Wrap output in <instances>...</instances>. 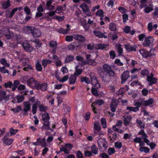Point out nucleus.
I'll list each match as a JSON object with an SVG mask.
<instances>
[{"instance_id": "nucleus-40", "label": "nucleus", "mask_w": 158, "mask_h": 158, "mask_svg": "<svg viewBox=\"0 0 158 158\" xmlns=\"http://www.w3.org/2000/svg\"><path fill=\"white\" fill-rule=\"evenodd\" d=\"M0 63L6 67H9L10 65V64L7 62L6 60L4 58H2L0 60Z\"/></svg>"}, {"instance_id": "nucleus-19", "label": "nucleus", "mask_w": 158, "mask_h": 158, "mask_svg": "<svg viewBox=\"0 0 158 158\" xmlns=\"http://www.w3.org/2000/svg\"><path fill=\"white\" fill-rule=\"evenodd\" d=\"M81 25L84 27L86 31L89 30V20L87 21V22L86 20L85 19H83L81 21Z\"/></svg>"}, {"instance_id": "nucleus-36", "label": "nucleus", "mask_w": 158, "mask_h": 158, "mask_svg": "<svg viewBox=\"0 0 158 158\" xmlns=\"http://www.w3.org/2000/svg\"><path fill=\"white\" fill-rule=\"evenodd\" d=\"M91 151H89V157L93 155L92 154L96 155L98 153V149L97 148H93V147H91Z\"/></svg>"}, {"instance_id": "nucleus-23", "label": "nucleus", "mask_w": 158, "mask_h": 158, "mask_svg": "<svg viewBox=\"0 0 158 158\" xmlns=\"http://www.w3.org/2000/svg\"><path fill=\"white\" fill-rule=\"evenodd\" d=\"M10 5V0H7L6 1L1 3L2 8L3 10H6L8 8Z\"/></svg>"}, {"instance_id": "nucleus-18", "label": "nucleus", "mask_w": 158, "mask_h": 158, "mask_svg": "<svg viewBox=\"0 0 158 158\" xmlns=\"http://www.w3.org/2000/svg\"><path fill=\"white\" fill-rule=\"evenodd\" d=\"M35 28L34 27L28 26L24 28V31L26 34L32 35Z\"/></svg>"}, {"instance_id": "nucleus-32", "label": "nucleus", "mask_w": 158, "mask_h": 158, "mask_svg": "<svg viewBox=\"0 0 158 158\" xmlns=\"http://www.w3.org/2000/svg\"><path fill=\"white\" fill-rule=\"evenodd\" d=\"M123 118L124 119V124L126 126L128 125L130 123L131 120L132 118L131 116H123Z\"/></svg>"}, {"instance_id": "nucleus-59", "label": "nucleus", "mask_w": 158, "mask_h": 158, "mask_svg": "<svg viewBox=\"0 0 158 158\" xmlns=\"http://www.w3.org/2000/svg\"><path fill=\"white\" fill-rule=\"evenodd\" d=\"M17 102L18 103H21L24 100V97L21 95L20 96H17Z\"/></svg>"}, {"instance_id": "nucleus-57", "label": "nucleus", "mask_w": 158, "mask_h": 158, "mask_svg": "<svg viewBox=\"0 0 158 158\" xmlns=\"http://www.w3.org/2000/svg\"><path fill=\"white\" fill-rule=\"evenodd\" d=\"M63 10V7L61 6H58L57 7L55 11L56 13L60 14L61 13Z\"/></svg>"}, {"instance_id": "nucleus-11", "label": "nucleus", "mask_w": 158, "mask_h": 158, "mask_svg": "<svg viewBox=\"0 0 158 158\" xmlns=\"http://www.w3.org/2000/svg\"><path fill=\"white\" fill-rule=\"evenodd\" d=\"M104 102V101L102 99H99L96 100L93 102L92 104L91 105V106L92 107L93 111L95 112L97 110L96 108L93 105L100 106L103 104Z\"/></svg>"}, {"instance_id": "nucleus-14", "label": "nucleus", "mask_w": 158, "mask_h": 158, "mask_svg": "<svg viewBox=\"0 0 158 158\" xmlns=\"http://www.w3.org/2000/svg\"><path fill=\"white\" fill-rule=\"evenodd\" d=\"M50 122L49 121H48L47 122H44L43 123V126L41 127L42 129L46 130H50L51 132H53V129L50 128Z\"/></svg>"}, {"instance_id": "nucleus-10", "label": "nucleus", "mask_w": 158, "mask_h": 158, "mask_svg": "<svg viewBox=\"0 0 158 158\" xmlns=\"http://www.w3.org/2000/svg\"><path fill=\"white\" fill-rule=\"evenodd\" d=\"M118 101L116 99H113L110 104V110L112 112H115L118 105Z\"/></svg>"}, {"instance_id": "nucleus-35", "label": "nucleus", "mask_w": 158, "mask_h": 158, "mask_svg": "<svg viewBox=\"0 0 158 158\" xmlns=\"http://www.w3.org/2000/svg\"><path fill=\"white\" fill-rule=\"evenodd\" d=\"M138 134L140 135H142L141 138H142L143 140L147 139L148 136L145 133L144 130L143 129L141 130L138 133Z\"/></svg>"}, {"instance_id": "nucleus-4", "label": "nucleus", "mask_w": 158, "mask_h": 158, "mask_svg": "<svg viewBox=\"0 0 158 158\" xmlns=\"http://www.w3.org/2000/svg\"><path fill=\"white\" fill-rule=\"evenodd\" d=\"M28 85L33 89H35L39 81L32 77L29 78L27 81Z\"/></svg>"}, {"instance_id": "nucleus-34", "label": "nucleus", "mask_w": 158, "mask_h": 158, "mask_svg": "<svg viewBox=\"0 0 158 158\" xmlns=\"http://www.w3.org/2000/svg\"><path fill=\"white\" fill-rule=\"evenodd\" d=\"M149 6L150 7L147 6L145 8L144 11L145 13H149L153 10L152 4H149Z\"/></svg>"}, {"instance_id": "nucleus-33", "label": "nucleus", "mask_w": 158, "mask_h": 158, "mask_svg": "<svg viewBox=\"0 0 158 158\" xmlns=\"http://www.w3.org/2000/svg\"><path fill=\"white\" fill-rule=\"evenodd\" d=\"M153 99L152 98H150L148 100L143 101V106H148L152 104L153 103Z\"/></svg>"}, {"instance_id": "nucleus-7", "label": "nucleus", "mask_w": 158, "mask_h": 158, "mask_svg": "<svg viewBox=\"0 0 158 158\" xmlns=\"http://www.w3.org/2000/svg\"><path fill=\"white\" fill-rule=\"evenodd\" d=\"M98 145L100 148H102L103 147L104 150H106L108 146V143L106 140L104 139H99L98 140Z\"/></svg>"}, {"instance_id": "nucleus-49", "label": "nucleus", "mask_w": 158, "mask_h": 158, "mask_svg": "<svg viewBox=\"0 0 158 158\" xmlns=\"http://www.w3.org/2000/svg\"><path fill=\"white\" fill-rule=\"evenodd\" d=\"M97 88L96 87H93L91 89V92L92 94L95 96H98L99 94L97 92Z\"/></svg>"}, {"instance_id": "nucleus-28", "label": "nucleus", "mask_w": 158, "mask_h": 158, "mask_svg": "<svg viewBox=\"0 0 158 158\" xmlns=\"http://www.w3.org/2000/svg\"><path fill=\"white\" fill-rule=\"evenodd\" d=\"M77 78L76 76H75L73 74H71L69 78V84H74L76 82Z\"/></svg>"}, {"instance_id": "nucleus-12", "label": "nucleus", "mask_w": 158, "mask_h": 158, "mask_svg": "<svg viewBox=\"0 0 158 158\" xmlns=\"http://www.w3.org/2000/svg\"><path fill=\"white\" fill-rule=\"evenodd\" d=\"M18 10L17 8H15L12 10L11 11H10L9 9H7L6 10V17L10 18L12 17L15 12H16Z\"/></svg>"}, {"instance_id": "nucleus-22", "label": "nucleus", "mask_w": 158, "mask_h": 158, "mask_svg": "<svg viewBox=\"0 0 158 158\" xmlns=\"http://www.w3.org/2000/svg\"><path fill=\"white\" fill-rule=\"evenodd\" d=\"M41 34L40 31L39 29L35 28L31 35L34 38H37L40 37Z\"/></svg>"}, {"instance_id": "nucleus-54", "label": "nucleus", "mask_w": 158, "mask_h": 158, "mask_svg": "<svg viewBox=\"0 0 158 158\" xmlns=\"http://www.w3.org/2000/svg\"><path fill=\"white\" fill-rule=\"evenodd\" d=\"M35 67L37 70L38 71H41L42 70V65L38 61L35 64Z\"/></svg>"}, {"instance_id": "nucleus-43", "label": "nucleus", "mask_w": 158, "mask_h": 158, "mask_svg": "<svg viewBox=\"0 0 158 158\" xmlns=\"http://www.w3.org/2000/svg\"><path fill=\"white\" fill-rule=\"evenodd\" d=\"M147 80L148 82H149V85L151 86L153 84H155L156 83L157 79L156 78H154L152 79H147Z\"/></svg>"}, {"instance_id": "nucleus-20", "label": "nucleus", "mask_w": 158, "mask_h": 158, "mask_svg": "<svg viewBox=\"0 0 158 158\" xmlns=\"http://www.w3.org/2000/svg\"><path fill=\"white\" fill-rule=\"evenodd\" d=\"M23 47L24 49L27 52H31L33 51V48L28 43H23Z\"/></svg>"}, {"instance_id": "nucleus-64", "label": "nucleus", "mask_w": 158, "mask_h": 158, "mask_svg": "<svg viewBox=\"0 0 158 158\" xmlns=\"http://www.w3.org/2000/svg\"><path fill=\"white\" fill-rule=\"evenodd\" d=\"M115 152L114 148L110 147L108 149L107 153L109 155H111Z\"/></svg>"}, {"instance_id": "nucleus-21", "label": "nucleus", "mask_w": 158, "mask_h": 158, "mask_svg": "<svg viewBox=\"0 0 158 158\" xmlns=\"http://www.w3.org/2000/svg\"><path fill=\"white\" fill-rule=\"evenodd\" d=\"M10 31L9 29L8 28H5L3 31V33L6 38L8 39H10L12 38V36L10 34Z\"/></svg>"}, {"instance_id": "nucleus-51", "label": "nucleus", "mask_w": 158, "mask_h": 158, "mask_svg": "<svg viewBox=\"0 0 158 158\" xmlns=\"http://www.w3.org/2000/svg\"><path fill=\"white\" fill-rule=\"evenodd\" d=\"M51 60L47 59H44L42 61V64L44 68H45L47 64L51 63Z\"/></svg>"}, {"instance_id": "nucleus-6", "label": "nucleus", "mask_w": 158, "mask_h": 158, "mask_svg": "<svg viewBox=\"0 0 158 158\" xmlns=\"http://www.w3.org/2000/svg\"><path fill=\"white\" fill-rule=\"evenodd\" d=\"M48 84L47 83L44 82L41 83V82L39 81L37 83L36 89L37 90H41L42 91H46L47 89Z\"/></svg>"}, {"instance_id": "nucleus-41", "label": "nucleus", "mask_w": 158, "mask_h": 158, "mask_svg": "<svg viewBox=\"0 0 158 158\" xmlns=\"http://www.w3.org/2000/svg\"><path fill=\"white\" fill-rule=\"evenodd\" d=\"M69 31V29H65L64 28L61 27L58 30V32L60 34H67Z\"/></svg>"}, {"instance_id": "nucleus-26", "label": "nucleus", "mask_w": 158, "mask_h": 158, "mask_svg": "<svg viewBox=\"0 0 158 158\" xmlns=\"http://www.w3.org/2000/svg\"><path fill=\"white\" fill-rule=\"evenodd\" d=\"M40 103V101H37L35 102L33 105L32 108V111L33 114H36L37 108V106H39Z\"/></svg>"}, {"instance_id": "nucleus-30", "label": "nucleus", "mask_w": 158, "mask_h": 158, "mask_svg": "<svg viewBox=\"0 0 158 158\" xmlns=\"http://www.w3.org/2000/svg\"><path fill=\"white\" fill-rule=\"evenodd\" d=\"M3 142L6 145H9L11 144L13 142V139L8 138H3Z\"/></svg>"}, {"instance_id": "nucleus-55", "label": "nucleus", "mask_w": 158, "mask_h": 158, "mask_svg": "<svg viewBox=\"0 0 158 158\" xmlns=\"http://www.w3.org/2000/svg\"><path fill=\"white\" fill-rule=\"evenodd\" d=\"M86 57L87 61L84 60L83 59V60H82L81 61V64L82 66H84L87 64H89L88 61H89V55H87L86 56Z\"/></svg>"}, {"instance_id": "nucleus-50", "label": "nucleus", "mask_w": 158, "mask_h": 158, "mask_svg": "<svg viewBox=\"0 0 158 158\" xmlns=\"http://www.w3.org/2000/svg\"><path fill=\"white\" fill-rule=\"evenodd\" d=\"M101 124L102 127L105 128L107 127L106 120L104 118H102L101 119Z\"/></svg>"}, {"instance_id": "nucleus-27", "label": "nucleus", "mask_w": 158, "mask_h": 158, "mask_svg": "<svg viewBox=\"0 0 158 158\" xmlns=\"http://www.w3.org/2000/svg\"><path fill=\"white\" fill-rule=\"evenodd\" d=\"M42 120L44 122H47L49 121L50 116L49 114L47 112L44 113L42 115Z\"/></svg>"}, {"instance_id": "nucleus-46", "label": "nucleus", "mask_w": 158, "mask_h": 158, "mask_svg": "<svg viewBox=\"0 0 158 158\" xmlns=\"http://www.w3.org/2000/svg\"><path fill=\"white\" fill-rule=\"evenodd\" d=\"M136 122L138 125L139 126L140 128H144V123L142 122L141 120L137 119L136 120Z\"/></svg>"}, {"instance_id": "nucleus-48", "label": "nucleus", "mask_w": 158, "mask_h": 158, "mask_svg": "<svg viewBox=\"0 0 158 158\" xmlns=\"http://www.w3.org/2000/svg\"><path fill=\"white\" fill-rule=\"evenodd\" d=\"M139 150L140 152H144L145 153H148L150 151V149L148 147H140Z\"/></svg>"}, {"instance_id": "nucleus-61", "label": "nucleus", "mask_w": 158, "mask_h": 158, "mask_svg": "<svg viewBox=\"0 0 158 158\" xmlns=\"http://www.w3.org/2000/svg\"><path fill=\"white\" fill-rule=\"evenodd\" d=\"M74 38V35H67L65 37V40L66 41L68 42H70L72 41Z\"/></svg>"}, {"instance_id": "nucleus-42", "label": "nucleus", "mask_w": 158, "mask_h": 158, "mask_svg": "<svg viewBox=\"0 0 158 158\" xmlns=\"http://www.w3.org/2000/svg\"><path fill=\"white\" fill-rule=\"evenodd\" d=\"M33 43L34 44L35 46L37 49L39 48L42 45V44L40 41L37 39H35L34 40Z\"/></svg>"}, {"instance_id": "nucleus-9", "label": "nucleus", "mask_w": 158, "mask_h": 158, "mask_svg": "<svg viewBox=\"0 0 158 158\" xmlns=\"http://www.w3.org/2000/svg\"><path fill=\"white\" fill-rule=\"evenodd\" d=\"M130 77L129 73L128 71H125L121 76V83L123 84Z\"/></svg>"}, {"instance_id": "nucleus-24", "label": "nucleus", "mask_w": 158, "mask_h": 158, "mask_svg": "<svg viewBox=\"0 0 158 158\" xmlns=\"http://www.w3.org/2000/svg\"><path fill=\"white\" fill-rule=\"evenodd\" d=\"M74 39L76 40L79 41L80 42H83L85 41V38L84 36L78 34L74 35Z\"/></svg>"}, {"instance_id": "nucleus-39", "label": "nucleus", "mask_w": 158, "mask_h": 158, "mask_svg": "<svg viewBox=\"0 0 158 158\" xmlns=\"http://www.w3.org/2000/svg\"><path fill=\"white\" fill-rule=\"evenodd\" d=\"M74 57L72 55H68L66 56L65 60V63H67L73 60Z\"/></svg>"}, {"instance_id": "nucleus-45", "label": "nucleus", "mask_w": 158, "mask_h": 158, "mask_svg": "<svg viewBox=\"0 0 158 158\" xmlns=\"http://www.w3.org/2000/svg\"><path fill=\"white\" fill-rule=\"evenodd\" d=\"M39 110L40 111H43L45 112L48 109V107L47 106H43V105H39Z\"/></svg>"}, {"instance_id": "nucleus-52", "label": "nucleus", "mask_w": 158, "mask_h": 158, "mask_svg": "<svg viewBox=\"0 0 158 158\" xmlns=\"http://www.w3.org/2000/svg\"><path fill=\"white\" fill-rule=\"evenodd\" d=\"M80 81L83 83L85 82L86 84H89V79L86 77H81L80 78Z\"/></svg>"}, {"instance_id": "nucleus-58", "label": "nucleus", "mask_w": 158, "mask_h": 158, "mask_svg": "<svg viewBox=\"0 0 158 158\" xmlns=\"http://www.w3.org/2000/svg\"><path fill=\"white\" fill-rule=\"evenodd\" d=\"M96 15L98 17H104V12L102 10L99 9L97 11Z\"/></svg>"}, {"instance_id": "nucleus-15", "label": "nucleus", "mask_w": 158, "mask_h": 158, "mask_svg": "<svg viewBox=\"0 0 158 158\" xmlns=\"http://www.w3.org/2000/svg\"><path fill=\"white\" fill-rule=\"evenodd\" d=\"M52 0H49L46 2V9L50 11H52L55 9V6L52 5Z\"/></svg>"}, {"instance_id": "nucleus-63", "label": "nucleus", "mask_w": 158, "mask_h": 158, "mask_svg": "<svg viewBox=\"0 0 158 158\" xmlns=\"http://www.w3.org/2000/svg\"><path fill=\"white\" fill-rule=\"evenodd\" d=\"M21 107L20 106H17L15 108H13L12 110L15 113H18L21 110Z\"/></svg>"}, {"instance_id": "nucleus-17", "label": "nucleus", "mask_w": 158, "mask_h": 158, "mask_svg": "<svg viewBox=\"0 0 158 158\" xmlns=\"http://www.w3.org/2000/svg\"><path fill=\"white\" fill-rule=\"evenodd\" d=\"M79 45V44L77 42H73L71 43L68 46L67 48L68 49L73 51L75 48H77Z\"/></svg>"}, {"instance_id": "nucleus-53", "label": "nucleus", "mask_w": 158, "mask_h": 158, "mask_svg": "<svg viewBox=\"0 0 158 158\" xmlns=\"http://www.w3.org/2000/svg\"><path fill=\"white\" fill-rule=\"evenodd\" d=\"M50 47L56 49L57 47V44L56 41L52 40L49 43Z\"/></svg>"}, {"instance_id": "nucleus-47", "label": "nucleus", "mask_w": 158, "mask_h": 158, "mask_svg": "<svg viewBox=\"0 0 158 158\" xmlns=\"http://www.w3.org/2000/svg\"><path fill=\"white\" fill-rule=\"evenodd\" d=\"M126 109L127 110H129L130 111H133L135 112H136L139 110V108H138L137 107L129 106H127Z\"/></svg>"}, {"instance_id": "nucleus-25", "label": "nucleus", "mask_w": 158, "mask_h": 158, "mask_svg": "<svg viewBox=\"0 0 158 158\" xmlns=\"http://www.w3.org/2000/svg\"><path fill=\"white\" fill-rule=\"evenodd\" d=\"M116 48L118 50L119 55H121L123 52V48H122V45L119 43H117L115 45Z\"/></svg>"}, {"instance_id": "nucleus-62", "label": "nucleus", "mask_w": 158, "mask_h": 158, "mask_svg": "<svg viewBox=\"0 0 158 158\" xmlns=\"http://www.w3.org/2000/svg\"><path fill=\"white\" fill-rule=\"evenodd\" d=\"M131 27L129 26H126L124 27L123 28L124 32L126 34L130 33L131 31Z\"/></svg>"}, {"instance_id": "nucleus-8", "label": "nucleus", "mask_w": 158, "mask_h": 158, "mask_svg": "<svg viewBox=\"0 0 158 158\" xmlns=\"http://www.w3.org/2000/svg\"><path fill=\"white\" fill-rule=\"evenodd\" d=\"M124 48L127 52H131L132 51H137L136 48H137V47L136 45H134L132 46L130 44H124Z\"/></svg>"}, {"instance_id": "nucleus-56", "label": "nucleus", "mask_w": 158, "mask_h": 158, "mask_svg": "<svg viewBox=\"0 0 158 158\" xmlns=\"http://www.w3.org/2000/svg\"><path fill=\"white\" fill-rule=\"evenodd\" d=\"M33 69V67L30 64H27V66L24 67L23 70L26 71H29L30 70H32Z\"/></svg>"}, {"instance_id": "nucleus-37", "label": "nucleus", "mask_w": 158, "mask_h": 158, "mask_svg": "<svg viewBox=\"0 0 158 158\" xmlns=\"http://www.w3.org/2000/svg\"><path fill=\"white\" fill-rule=\"evenodd\" d=\"M80 7L82 9L83 12H86L89 11V8L87 5L85 3H83L81 5Z\"/></svg>"}, {"instance_id": "nucleus-13", "label": "nucleus", "mask_w": 158, "mask_h": 158, "mask_svg": "<svg viewBox=\"0 0 158 158\" xmlns=\"http://www.w3.org/2000/svg\"><path fill=\"white\" fill-rule=\"evenodd\" d=\"M24 106L23 111L25 112L24 115L26 114V113L29 111L31 109V104L29 101L24 102H23Z\"/></svg>"}, {"instance_id": "nucleus-60", "label": "nucleus", "mask_w": 158, "mask_h": 158, "mask_svg": "<svg viewBox=\"0 0 158 158\" xmlns=\"http://www.w3.org/2000/svg\"><path fill=\"white\" fill-rule=\"evenodd\" d=\"M3 85L6 88H11L13 85V84L12 82L9 81L4 83Z\"/></svg>"}, {"instance_id": "nucleus-2", "label": "nucleus", "mask_w": 158, "mask_h": 158, "mask_svg": "<svg viewBox=\"0 0 158 158\" xmlns=\"http://www.w3.org/2000/svg\"><path fill=\"white\" fill-rule=\"evenodd\" d=\"M154 49L153 48H152L149 51H148L142 49L139 50V52L143 57L147 58L153 55V52H152Z\"/></svg>"}, {"instance_id": "nucleus-16", "label": "nucleus", "mask_w": 158, "mask_h": 158, "mask_svg": "<svg viewBox=\"0 0 158 158\" xmlns=\"http://www.w3.org/2000/svg\"><path fill=\"white\" fill-rule=\"evenodd\" d=\"M93 33L94 35L99 38L106 39L107 37L106 35H105L103 33L100 31H93Z\"/></svg>"}, {"instance_id": "nucleus-3", "label": "nucleus", "mask_w": 158, "mask_h": 158, "mask_svg": "<svg viewBox=\"0 0 158 158\" xmlns=\"http://www.w3.org/2000/svg\"><path fill=\"white\" fill-rule=\"evenodd\" d=\"M89 77L90 78L91 83L92 85H94V87H96L97 88H100V84L98 82L95 75L93 73H90L89 74Z\"/></svg>"}, {"instance_id": "nucleus-31", "label": "nucleus", "mask_w": 158, "mask_h": 158, "mask_svg": "<svg viewBox=\"0 0 158 158\" xmlns=\"http://www.w3.org/2000/svg\"><path fill=\"white\" fill-rule=\"evenodd\" d=\"M109 29L112 31H116L117 30V25L115 23L112 22L109 25Z\"/></svg>"}, {"instance_id": "nucleus-5", "label": "nucleus", "mask_w": 158, "mask_h": 158, "mask_svg": "<svg viewBox=\"0 0 158 158\" xmlns=\"http://www.w3.org/2000/svg\"><path fill=\"white\" fill-rule=\"evenodd\" d=\"M154 40V38L151 36H148L145 38L142 43V45L145 47L150 46Z\"/></svg>"}, {"instance_id": "nucleus-1", "label": "nucleus", "mask_w": 158, "mask_h": 158, "mask_svg": "<svg viewBox=\"0 0 158 158\" xmlns=\"http://www.w3.org/2000/svg\"><path fill=\"white\" fill-rule=\"evenodd\" d=\"M98 73L102 80L106 82H109L111 80L110 77H113L115 74L111 66L106 64L103 65L102 68L98 70Z\"/></svg>"}, {"instance_id": "nucleus-29", "label": "nucleus", "mask_w": 158, "mask_h": 158, "mask_svg": "<svg viewBox=\"0 0 158 158\" xmlns=\"http://www.w3.org/2000/svg\"><path fill=\"white\" fill-rule=\"evenodd\" d=\"M106 44H98L95 45V48L98 50L103 49L106 48Z\"/></svg>"}, {"instance_id": "nucleus-44", "label": "nucleus", "mask_w": 158, "mask_h": 158, "mask_svg": "<svg viewBox=\"0 0 158 158\" xmlns=\"http://www.w3.org/2000/svg\"><path fill=\"white\" fill-rule=\"evenodd\" d=\"M65 18L64 16H58L57 15H55L53 17L52 19H55L59 21L62 22L63 21Z\"/></svg>"}, {"instance_id": "nucleus-38", "label": "nucleus", "mask_w": 158, "mask_h": 158, "mask_svg": "<svg viewBox=\"0 0 158 158\" xmlns=\"http://www.w3.org/2000/svg\"><path fill=\"white\" fill-rule=\"evenodd\" d=\"M78 66H76L75 67L76 71L73 74L75 76H76L77 77L79 75L81 74V73L82 70L80 69H78Z\"/></svg>"}]
</instances>
